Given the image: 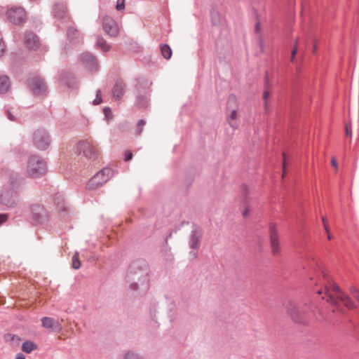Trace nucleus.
Segmentation results:
<instances>
[{
  "label": "nucleus",
  "instance_id": "nucleus-1",
  "mask_svg": "<svg viewBox=\"0 0 359 359\" xmlns=\"http://www.w3.org/2000/svg\"><path fill=\"white\" fill-rule=\"evenodd\" d=\"M310 285H314L322 287L316 290L318 294H324L322 299L333 306H337L341 303L348 309H354L355 304L352 300L345 294L341 289L330 278L328 275L323 271H318L317 274L311 276Z\"/></svg>",
  "mask_w": 359,
  "mask_h": 359
},
{
  "label": "nucleus",
  "instance_id": "nucleus-2",
  "mask_svg": "<svg viewBox=\"0 0 359 359\" xmlns=\"http://www.w3.org/2000/svg\"><path fill=\"white\" fill-rule=\"evenodd\" d=\"M149 267L143 259L133 262L128 269L126 283L128 289L132 292H144L149 286Z\"/></svg>",
  "mask_w": 359,
  "mask_h": 359
},
{
  "label": "nucleus",
  "instance_id": "nucleus-3",
  "mask_svg": "<svg viewBox=\"0 0 359 359\" xmlns=\"http://www.w3.org/2000/svg\"><path fill=\"white\" fill-rule=\"evenodd\" d=\"M18 201L16 191L14 189V182L0 191V209L6 210L13 208Z\"/></svg>",
  "mask_w": 359,
  "mask_h": 359
},
{
  "label": "nucleus",
  "instance_id": "nucleus-4",
  "mask_svg": "<svg viewBox=\"0 0 359 359\" xmlns=\"http://www.w3.org/2000/svg\"><path fill=\"white\" fill-rule=\"evenodd\" d=\"M46 172V162L38 156L29 157L27 163V172L32 177H39Z\"/></svg>",
  "mask_w": 359,
  "mask_h": 359
},
{
  "label": "nucleus",
  "instance_id": "nucleus-5",
  "mask_svg": "<svg viewBox=\"0 0 359 359\" xmlns=\"http://www.w3.org/2000/svg\"><path fill=\"white\" fill-rule=\"evenodd\" d=\"M114 175L113 170L109 168H104L96 173L88 182L89 189H97L106 183Z\"/></svg>",
  "mask_w": 359,
  "mask_h": 359
},
{
  "label": "nucleus",
  "instance_id": "nucleus-6",
  "mask_svg": "<svg viewBox=\"0 0 359 359\" xmlns=\"http://www.w3.org/2000/svg\"><path fill=\"white\" fill-rule=\"evenodd\" d=\"M76 152L83 154L86 158L95 160L97 156V149L89 140H83L78 143Z\"/></svg>",
  "mask_w": 359,
  "mask_h": 359
},
{
  "label": "nucleus",
  "instance_id": "nucleus-7",
  "mask_svg": "<svg viewBox=\"0 0 359 359\" xmlns=\"http://www.w3.org/2000/svg\"><path fill=\"white\" fill-rule=\"evenodd\" d=\"M288 315L290 316L292 319L299 323L304 324L307 321V315L306 311L303 309L297 308L294 302L289 301L285 306Z\"/></svg>",
  "mask_w": 359,
  "mask_h": 359
},
{
  "label": "nucleus",
  "instance_id": "nucleus-8",
  "mask_svg": "<svg viewBox=\"0 0 359 359\" xmlns=\"http://www.w3.org/2000/svg\"><path fill=\"white\" fill-rule=\"evenodd\" d=\"M33 142L39 149L45 150L50 144V135L46 130L39 128L34 133Z\"/></svg>",
  "mask_w": 359,
  "mask_h": 359
},
{
  "label": "nucleus",
  "instance_id": "nucleus-9",
  "mask_svg": "<svg viewBox=\"0 0 359 359\" xmlns=\"http://www.w3.org/2000/svg\"><path fill=\"white\" fill-rule=\"evenodd\" d=\"M28 84L35 95H43L47 86L43 80L39 76H32L29 79Z\"/></svg>",
  "mask_w": 359,
  "mask_h": 359
},
{
  "label": "nucleus",
  "instance_id": "nucleus-10",
  "mask_svg": "<svg viewBox=\"0 0 359 359\" xmlns=\"http://www.w3.org/2000/svg\"><path fill=\"white\" fill-rule=\"evenodd\" d=\"M7 19L13 22H22L26 20V12L22 7H12L6 12Z\"/></svg>",
  "mask_w": 359,
  "mask_h": 359
},
{
  "label": "nucleus",
  "instance_id": "nucleus-11",
  "mask_svg": "<svg viewBox=\"0 0 359 359\" xmlns=\"http://www.w3.org/2000/svg\"><path fill=\"white\" fill-rule=\"evenodd\" d=\"M31 213L32 219L35 224H43L47 220L46 211L40 205H32Z\"/></svg>",
  "mask_w": 359,
  "mask_h": 359
},
{
  "label": "nucleus",
  "instance_id": "nucleus-12",
  "mask_svg": "<svg viewBox=\"0 0 359 359\" xmlns=\"http://www.w3.org/2000/svg\"><path fill=\"white\" fill-rule=\"evenodd\" d=\"M203 236V230L198 226H194L189 240V245L192 250H197L199 247Z\"/></svg>",
  "mask_w": 359,
  "mask_h": 359
},
{
  "label": "nucleus",
  "instance_id": "nucleus-13",
  "mask_svg": "<svg viewBox=\"0 0 359 359\" xmlns=\"http://www.w3.org/2000/svg\"><path fill=\"white\" fill-rule=\"evenodd\" d=\"M81 61L90 71H97L98 63L95 57L89 53H84L81 55Z\"/></svg>",
  "mask_w": 359,
  "mask_h": 359
},
{
  "label": "nucleus",
  "instance_id": "nucleus-14",
  "mask_svg": "<svg viewBox=\"0 0 359 359\" xmlns=\"http://www.w3.org/2000/svg\"><path fill=\"white\" fill-rule=\"evenodd\" d=\"M270 243L272 252L274 255H278L280 252V245L278 241V231L274 224H271L269 227Z\"/></svg>",
  "mask_w": 359,
  "mask_h": 359
},
{
  "label": "nucleus",
  "instance_id": "nucleus-15",
  "mask_svg": "<svg viewBox=\"0 0 359 359\" xmlns=\"http://www.w3.org/2000/svg\"><path fill=\"white\" fill-rule=\"evenodd\" d=\"M25 43L26 46L33 50H37L40 46V41L38 36L31 32H27L25 34Z\"/></svg>",
  "mask_w": 359,
  "mask_h": 359
},
{
  "label": "nucleus",
  "instance_id": "nucleus-16",
  "mask_svg": "<svg viewBox=\"0 0 359 359\" xmlns=\"http://www.w3.org/2000/svg\"><path fill=\"white\" fill-rule=\"evenodd\" d=\"M42 326L51 331L60 332L62 327L58 320L50 317H43L41 318Z\"/></svg>",
  "mask_w": 359,
  "mask_h": 359
},
{
  "label": "nucleus",
  "instance_id": "nucleus-17",
  "mask_svg": "<svg viewBox=\"0 0 359 359\" xmlns=\"http://www.w3.org/2000/svg\"><path fill=\"white\" fill-rule=\"evenodd\" d=\"M126 84L121 80L116 81L111 90L113 98L121 100L125 93Z\"/></svg>",
  "mask_w": 359,
  "mask_h": 359
},
{
  "label": "nucleus",
  "instance_id": "nucleus-18",
  "mask_svg": "<svg viewBox=\"0 0 359 359\" xmlns=\"http://www.w3.org/2000/svg\"><path fill=\"white\" fill-rule=\"evenodd\" d=\"M103 29L109 36H116L119 32L118 24H103Z\"/></svg>",
  "mask_w": 359,
  "mask_h": 359
},
{
  "label": "nucleus",
  "instance_id": "nucleus-19",
  "mask_svg": "<svg viewBox=\"0 0 359 359\" xmlns=\"http://www.w3.org/2000/svg\"><path fill=\"white\" fill-rule=\"evenodd\" d=\"M122 357L123 359H145L140 352L133 349L124 351Z\"/></svg>",
  "mask_w": 359,
  "mask_h": 359
},
{
  "label": "nucleus",
  "instance_id": "nucleus-20",
  "mask_svg": "<svg viewBox=\"0 0 359 359\" xmlns=\"http://www.w3.org/2000/svg\"><path fill=\"white\" fill-rule=\"evenodd\" d=\"M54 203L60 211L65 212L68 210V207L66 205L62 194H55L54 196Z\"/></svg>",
  "mask_w": 359,
  "mask_h": 359
},
{
  "label": "nucleus",
  "instance_id": "nucleus-21",
  "mask_svg": "<svg viewBox=\"0 0 359 359\" xmlns=\"http://www.w3.org/2000/svg\"><path fill=\"white\" fill-rule=\"evenodd\" d=\"M54 15L57 19H61L64 20H68L67 9L63 6H57L54 8Z\"/></svg>",
  "mask_w": 359,
  "mask_h": 359
},
{
  "label": "nucleus",
  "instance_id": "nucleus-22",
  "mask_svg": "<svg viewBox=\"0 0 359 359\" xmlns=\"http://www.w3.org/2000/svg\"><path fill=\"white\" fill-rule=\"evenodd\" d=\"M36 348L37 345L31 341H26L22 345V350L27 353H30Z\"/></svg>",
  "mask_w": 359,
  "mask_h": 359
},
{
  "label": "nucleus",
  "instance_id": "nucleus-23",
  "mask_svg": "<svg viewBox=\"0 0 359 359\" xmlns=\"http://www.w3.org/2000/svg\"><path fill=\"white\" fill-rule=\"evenodd\" d=\"M9 88V78L6 76H0V93H6Z\"/></svg>",
  "mask_w": 359,
  "mask_h": 359
},
{
  "label": "nucleus",
  "instance_id": "nucleus-24",
  "mask_svg": "<svg viewBox=\"0 0 359 359\" xmlns=\"http://www.w3.org/2000/svg\"><path fill=\"white\" fill-rule=\"evenodd\" d=\"M96 46L100 48L103 52H107L110 50V46L107 43L105 40L100 37H97V39Z\"/></svg>",
  "mask_w": 359,
  "mask_h": 359
},
{
  "label": "nucleus",
  "instance_id": "nucleus-25",
  "mask_svg": "<svg viewBox=\"0 0 359 359\" xmlns=\"http://www.w3.org/2000/svg\"><path fill=\"white\" fill-rule=\"evenodd\" d=\"M67 37L71 41L76 43V41H74V40L76 39L79 36V33L76 29L72 26L69 27L67 29Z\"/></svg>",
  "mask_w": 359,
  "mask_h": 359
},
{
  "label": "nucleus",
  "instance_id": "nucleus-26",
  "mask_svg": "<svg viewBox=\"0 0 359 359\" xmlns=\"http://www.w3.org/2000/svg\"><path fill=\"white\" fill-rule=\"evenodd\" d=\"M161 50L162 55L163 56L164 58L170 59L171 57L172 50L168 45H167V44L162 45L161 47Z\"/></svg>",
  "mask_w": 359,
  "mask_h": 359
},
{
  "label": "nucleus",
  "instance_id": "nucleus-27",
  "mask_svg": "<svg viewBox=\"0 0 359 359\" xmlns=\"http://www.w3.org/2000/svg\"><path fill=\"white\" fill-rule=\"evenodd\" d=\"M237 117V111L236 109H233L231 111L230 115L229 116L227 121L229 122V124L231 128H236L237 124L234 122V121L236 119Z\"/></svg>",
  "mask_w": 359,
  "mask_h": 359
},
{
  "label": "nucleus",
  "instance_id": "nucleus-28",
  "mask_svg": "<svg viewBox=\"0 0 359 359\" xmlns=\"http://www.w3.org/2000/svg\"><path fill=\"white\" fill-rule=\"evenodd\" d=\"M6 340L7 341L13 342V344L18 345L20 341V338L15 334H8L6 336Z\"/></svg>",
  "mask_w": 359,
  "mask_h": 359
},
{
  "label": "nucleus",
  "instance_id": "nucleus-29",
  "mask_svg": "<svg viewBox=\"0 0 359 359\" xmlns=\"http://www.w3.org/2000/svg\"><path fill=\"white\" fill-rule=\"evenodd\" d=\"M80 266L81 262L79 259V254L76 252L72 257V267L75 269H78Z\"/></svg>",
  "mask_w": 359,
  "mask_h": 359
},
{
  "label": "nucleus",
  "instance_id": "nucleus-30",
  "mask_svg": "<svg viewBox=\"0 0 359 359\" xmlns=\"http://www.w3.org/2000/svg\"><path fill=\"white\" fill-rule=\"evenodd\" d=\"M137 102L140 107H146L148 104L147 99L146 97L144 96H138L137 98Z\"/></svg>",
  "mask_w": 359,
  "mask_h": 359
},
{
  "label": "nucleus",
  "instance_id": "nucleus-31",
  "mask_svg": "<svg viewBox=\"0 0 359 359\" xmlns=\"http://www.w3.org/2000/svg\"><path fill=\"white\" fill-rule=\"evenodd\" d=\"M145 124H146V122L144 120H140L138 121V123L137 124L136 131H135V134L137 135H140L141 134V133L143 130V127L144 126Z\"/></svg>",
  "mask_w": 359,
  "mask_h": 359
},
{
  "label": "nucleus",
  "instance_id": "nucleus-32",
  "mask_svg": "<svg viewBox=\"0 0 359 359\" xmlns=\"http://www.w3.org/2000/svg\"><path fill=\"white\" fill-rule=\"evenodd\" d=\"M102 102V92L100 90L96 91V97L93 100V104L95 105L99 104Z\"/></svg>",
  "mask_w": 359,
  "mask_h": 359
},
{
  "label": "nucleus",
  "instance_id": "nucleus-33",
  "mask_svg": "<svg viewBox=\"0 0 359 359\" xmlns=\"http://www.w3.org/2000/svg\"><path fill=\"white\" fill-rule=\"evenodd\" d=\"M236 104V98L234 95H231L228 98V109H230L231 107H233V105Z\"/></svg>",
  "mask_w": 359,
  "mask_h": 359
},
{
  "label": "nucleus",
  "instance_id": "nucleus-34",
  "mask_svg": "<svg viewBox=\"0 0 359 359\" xmlns=\"http://www.w3.org/2000/svg\"><path fill=\"white\" fill-rule=\"evenodd\" d=\"M104 116H105V118L107 120V121H109L111 119H112V112L111 111V109L109 108V107H105L104 109Z\"/></svg>",
  "mask_w": 359,
  "mask_h": 359
},
{
  "label": "nucleus",
  "instance_id": "nucleus-35",
  "mask_svg": "<svg viewBox=\"0 0 359 359\" xmlns=\"http://www.w3.org/2000/svg\"><path fill=\"white\" fill-rule=\"evenodd\" d=\"M116 8L119 11H123L125 8V0H118Z\"/></svg>",
  "mask_w": 359,
  "mask_h": 359
},
{
  "label": "nucleus",
  "instance_id": "nucleus-36",
  "mask_svg": "<svg viewBox=\"0 0 359 359\" xmlns=\"http://www.w3.org/2000/svg\"><path fill=\"white\" fill-rule=\"evenodd\" d=\"M322 220H323V225H324V227H325V230L326 231V232L327 233V238L329 240H331L332 236V235L329 232V229H328V226H327V220L325 219V217H322Z\"/></svg>",
  "mask_w": 359,
  "mask_h": 359
},
{
  "label": "nucleus",
  "instance_id": "nucleus-37",
  "mask_svg": "<svg viewBox=\"0 0 359 359\" xmlns=\"http://www.w3.org/2000/svg\"><path fill=\"white\" fill-rule=\"evenodd\" d=\"M345 132H346V136L351 137V135H352L351 127L348 123H346L345 126Z\"/></svg>",
  "mask_w": 359,
  "mask_h": 359
},
{
  "label": "nucleus",
  "instance_id": "nucleus-38",
  "mask_svg": "<svg viewBox=\"0 0 359 359\" xmlns=\"http://www.w3.org/2000/svg\"><path fill=\"white\" fill-rule=\"evenodd\" d=\"M6 46L4 42L0 41V57L4 54Z\"/></svg>",
  "mask_w": 359,
  "mask_h": 359
},
{
  "label": "nucleus",
  "instance_id": "nucleus-39",
  "mask_svg": "<svg viewBox=\"0 0 359 359\" xmlns=\"http://www.w3.org/2000/svg\"><path fill=\"white\" fill-rule=\"evenodd\" d=\"M8 219L7 214H0V224L6 222Z\"/></svg>",
  "mask_w": 359,
  "mask_h": 359
},
{
  "label": "nucleus",
  "instance_id": "nucleus-40",
  "mask_svg": "<svg viewBox=\"0 0 359 359\" xmlns=\"http://www.w3.org/2000/svg\"><path fill=\"white\" fill-rule=\"evenodd\" d=\"M132 158H133L132 153L129 152V151L126 152V156H125V161H130L132 159Z\"/></svg>",
  "mask_w": 359,
  "mask_h": 359
},
{
  "label": "nucleus",
  "instance_id": "nucleus-41",
  "mask_svg": "<svg viewBox=\"0 0 359 359\" xmlns=\"http://www.w3.org/2000/svg\"><path fill=\"white\" fill-rule=\"evenodd\" d=\"M249 212H250V208L248 207H246L242 213L243 216L246 217L249 215Z\"/></svg>",
  "mask_w": 359,
  "mask_h": 359
},
{
  "label": "nucleus",
  "instance_id": "nucleus-42",
  "mask_svg": "<svg viewBox=\"0 0 359 359\" xmlns=\"http://www.w3.org/2000/svg\"><path fill=\"white\" fill-rule=\"evenodd\" d=\"M351 292L352 294V295L354 297V295H358V290L355 287H352L351 289Z\"/></svg>",
  "mask_w": 359,
  "mask_h": 359
},
{
  "label": "nucleus",
  "instance_id": "nucleus-43",
  "mask_svg": "<svg viewBox=\"0 0 359 359\" xmlns=\"http://www.w3.org/2000/svg\"><path fill=\"white\" fill-rule=\"evenodd\" d=\"M7 116H8V118L11 121H15V117L13 116V115L11 114V112L10 111H7Z\"/></svg>",
  "mask_w": 359,
  "mask_h": 359
},
{
  "label": "nucleus",
  "instance_id": "nucleus-44",
  "mask_svg": "<svg viewBox=\"0 0 359 359\" xmlns=\"http://www.w3.org/2000/svg\"><path fill=\"white\" fill-rule=\"evenodd\" d=\"M297 52V43H295L294 47L292 50V55L295 56Z\"/></svg>",
  "mask_w": 359,
  "mask_h": 359
},
{
  "label": "nucleus",
  "instance_id": "nucleus-45",
  "mask_svg": "<svg viewBox=\"0 0 359 359\" xmlns=\"http://www.w3.org/2000/svg\"><path fill=\"white\" fill-rule=\"evenodd\" d=\"M16 359H25V356L22 353H19L16 355Z\"/></svg>",
  "mask_w": 359,
  "mask_h": 359
},
{
  "label": "nucleus",
  "instance_id": "nucleus-46",
  "mask_svg": "<svg viewBox=\"0 0 359 359\" xmlns=\"http://www.w3.org/2000/svg\"><path fill=\"white\" fill-rule=\"evenodd\" d=\"M269 93L267 90H265L263 93V98L264 100H266L269 97Z\"/></svg>",
  "mask_w": 359,
  "mask_h": 359
},
{
  "label": "nucleus",
  "instance_id": "nucleus-47",
  "mask_svg": "<svg viewBox=\"0 0 359 359\" xmlns=\"http://www.w3.org/2000/svg\"><path fill=\"white\" fill-rule=\"evenodd\" d=\"M261 24H255V32L258 33L260 31Z\"/></svg>",
  "mask_w": 359,
  "mask_h": 359
},
{
  "label": "nucleus",
  "instance_id": "nucleus-48",
  "mask_svg": "<svg viewBox=\"0 0 359 359\" xmlns=\"http://www.w3.org/2000/svg\"><path fill=\"white\" fill-rule=\"evenodd\" d=\"M331 163H332V166H334V168H337V161L334 158L332 159Z\"/></svg>",
  "mask_w": 359,
  "mask_h": 359
},
{
  "label": "nucleus",
  "instance_id": "nucleus-49",
  "mask_svg": "<svg viewBox=\"0 0 359 359\" xmlns=\"http://www.w3.org/2000/svg\"><path fill=\"white\" fill-rule=\"evenodd\" d=\"M190 253L194 257H196V252L195 251H191Z\"/></svg>",
  "mask_w": 359,
  "mask_h": 359
},
{
  "label": "nucleus",
  "instance_id": "nucleus-50",
  "mask_svg": "<svg viewBox=\"0 0 359 359\" xmlns=\"http://www.w3.org/2000/svg\"><path fill=\"white\" fill-rule=\"evenodd\" d=\"M354 298L359 303V294L358 295H354Z\"/></svg>",
  "mask_w": 359,
  "mask_h": 359
},
{
  "label": "nucleus",
  "instance_id": "nucleus-51",
  "mask_svg": "<svg viewBox=\"0 0 359 359\" xmlns=\"http://www.w3.org/2000/svg\"><path fill=\"white\" fill-rule=\"evenodd\" d=\"M212 15H218V13L217 11H212Z\"/></svg>",
  "mask_w": 359,
  "mask_h": 359
},
{
  "label": "nucleus",
  "instance_id": "nucleus-52",
  "mask_svg": "<svg viewBox=\"0 0 359 359\" xmlns=\"http://www.w3.org/2000/svg\"><path fill=\"white\" fill-rule=\"evenodd\" d=\"M294 57H295V56H293V55H292V56H291V58H290V61H291V62H294Z\"/></svg>",
  "mask_w": 359,
  "mask_h": 359
},
{
  "label": "nucleus",
  "instance_id": "nucleus-53",
  "mask_svg": "<svg viewBox=\"0 0 359 359\" xmlns=\"http://www.w3.org/2000/svg\"><path fill=\"white\" fill-rule=\"evenodd\" d=\"M285 157L284 156L283 169H285Z\"/></svg>",
  "mask_w": 359,
  "mask_h": 359
},
{
  "label": "nucleus",
  "instance_id": "nucleus-54",
  "mask_svg": "<svg viewBox=\"0 0 359 359\" xmlns=\"http://www.w3.org/2000/svg\"><path fill=\"white\" fill-rule=\"evenodd\" d=\"M264 107H265V110L266 111L267 110V102H265L264 103Z\"/></svg>",
  "mask_w": 359,
  "mask_h": 359
},
{
  "label": "nucleus",
  "instance_id": "nucleus-55",
  "mask_svg": "<svg viewBox=\"0 0 359 359\" xmlns=\"http://www.w3.org/2000/svg\"><path fill=\"white\" fill-rule=\"evenodd\" d=\"M260 48L262 50H263V45L261 41H260Z\"/></svg>",
  "mask_w": 359,
  "mask_h": 359
},
{
  "label": "nucleus",
  "instance_id": "nucleus-56",
  "mask_svg": "<svg viewBox=\"0 0 359 359\" xmlns=\"http://www.w3.org/2000/svg\"><path fill=\"white\" fill-rule=\"evenodd\" d=\"M316 50V46L313 47V52L315 51Z\"/></svg>",
  "mask_w": 359,
  "mask_h": 359
}]
</instances>
